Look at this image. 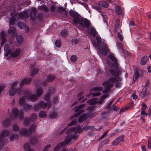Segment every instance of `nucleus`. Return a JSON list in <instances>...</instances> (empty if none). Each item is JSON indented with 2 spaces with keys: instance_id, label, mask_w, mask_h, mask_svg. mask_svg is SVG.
<instances>
[{
  "instance_id": "obj_1",
  "label": "nucleus",
  "mask_w": 151,
  "mask_h": 151,
  "mask_svg": "<svg viewBox=\"0 0 151 151\" xmlns=\"http://www.w3.org/2000/svg\"><path fill=\"white\" fill-rule=\"evenodd\" d=\"M109 72L114 77L110 78L108 81L103 83L102 85L104 87V90L103 91V94L100 99L98 100L96 98H92L87 101L89 104L92 105L96 104H101L104 99L108 96V95L106 94L110 91V89L113 87L114 83H115V86L116 87L120 85L121 80L119 76V71L118 70L110 69Z\"/></svg>"
},
{
  "instance_id": "obj_2",
  "label": "nucleus",
  "mask_w": 151,
  "mask_h": 151,
  "mask_svg": "<svg viewBox=\"0 0 151 151\" xmlns=\"http://www.w3.org/2000/svg\"><path fill=\"white\" fill-rule=\"evenodd\" d=\"M94 129L93 126L87 125L83 128H82L80 126H77L75 127H71L67 131V133L69 134L71 132L73 133L70 134L71 135H78V139L79 136V133L82 132L84 131H87L88 130H91Z\"/></svg>"
},
{
  "instance_id": "obj_3",
  "label": "nucleus",
  "mask_w": 151,
  "mask_h": 151,
  "mask_svg": "<svg viewBox=\"0 0 151 151\" xmlns=\"http://www.w3.org/2000/svg\"><path fill=\"white\" fill-rule=\"evenodd\" d=\"M78 135H68L65 137V139L63 142L59 143L54 148V151H58L63 147L67 145L69 143H72L78 139Z\"/></svg>"
},
{
  "instance_id": "obj_4",
  "label": "nucleus",
  "mask_w": 151,
  "mask_h": 151,
  "mask_svg": "<svg viewBox=\"0 0 151 151\" xmlns=\"http://www.w3.org/2000/svg\"><path fill=\"white\" fill-rule=\"evenodd\" d=\"M50 94L48 92L45 95L44 97V100H45L47 102L45 103L43 101L41 102L40 103H37L34 106V109L35 110H39L40 108H47L49 109L52 105V102L50 100Z\"/></svg>"
},
{
  "instance_id": "obj_5",
  "label": "nucleus",
  "mask_w": 151,
  "mask_h": 151,
  "mask_svg": "<svg viewBox=\"0 0 151 151\" xmlns=\"http://www.w3.org/2000/svg\"><path fill=\"white\" fill-rule=\"evenodd\" d=\"M96 39L99 44H103V46H99V49L100 52L104 55H106L108 52L107 45L102 40L101 37L99 36H96Z\"/></svg>"
},
{
  "instance_id": "obj_6",
  "label": "nucleus",
  "mask_w": 151,
  "mask_h": 151,
  "mask_svg": "<svg viewBox=\"0 0 151 151\" xmlns=\"http://www.w3.org/2000/svg\"><path fill=\"white\" fill-rule=\"evenodd\" d=\"M14 14H15L13 16L12 15V19H11L10 20V25L14 24L15 18V17H17V16L20 18L26 20L28 18L29 16L28 13L25 11H24L22 13H19L18 12H17L16 13H15Z\"/></svg>"
},
{
  "instance_id": "obj_7",
  "label": "nucleus",
  "mask_w": 151,
  "mask_h": 151,
  "mask_svg": "<svg viewBox=\"0 0 151 151\" xmlns=\"http://www.w3.org/2000/svg\"><path fill=\"white\" fill-rule=\"evenodd\" d=\"M76 23L73 25L78 27V24L81 26L88 28L90 24V21L86 18H82L80 17L77 20Z\"/></svg>"
},
{
  "instance_id": "obj_8",
  "label": "nucleus",
  "mask_w": 151,
  "mask_h": 151,
  "mask_svg": "<svg viewBox=\"0 0 151 151\" xmlns=\"http://www.w3.org/2000/svg\"><path fill=\"white\" fill-rule=\"evenodd\" d=\"M27 93V97L29 98L31 101H34L37 99V97L40 96L43 93V90L42 88H39L36 91V93L37 95L36 96L35 94L30 95L29 92Z\"/></svg>"
},
{
  "instance_id": "obj_9",
  "label": "nucleus",
  "mask_w": 151,
  "mask_h": 151,
  "mask_svg": "<svg viewBox=\"0 0 151 151\" xmlns=\"http://www.w3.org/2000/svg\"><path fill=\"white\" fill-rule=\"evenodd\" d=\"M108 57L113 62V63H112L110 61H107L109 66L111 68H117L118 67V64L116 57L112 54L109 55H108Z\"/></svg>"
},
{
  "instance_id": "obj_10",
  "label": "nucleus",
  "mask_w": 151,
  "mask_h": 151,
  "mask_svg": "<svg viewBox=\"0 0 151 151\" xmlns=\"http://www.w3.org/2000/svg\"><path fill=\"white\" fill-rule=\"evenodd\" d=\"M9 134V132L7 130H4L1 133V135L0 136V149L3 147L4 145V143L7 142L6 140H4L3 138L7 136Z\"/></svg>"
},
{
  "instance_id": "obj_11",
  "label": "nucleus",
  "mask_w": 151,
  "mask_h": 151,
  "mask_svg": "<svg viewBox=\"0 0 151 151\" xmlns=\"http://www.w3.org/2000/svg\"><path fill=\"white\" fill-rule=\"evenodd\" d=\"M85 107V104H83L77 107H75V111L77 112L73 116L71 117V119H73L74 117L77 118L79 116L80 114L83 111L82 109Z\"/></svg>"
},
{
  "instance_id": "obj_12",
  "label": "nucleus",
  "mask_w": 151,
  "mask_h": 151,
  "mask_svg": "<svg viewBox=\"0 0 151 151\" xmlns=\"http://www.w3.org/2000/svg\"><path fill=\"white\" fill-rule=\"evenodd\" d=\"M37 139L36 137L33 138L31 140V143H26L24 146V148L25 151H34L33 149H31V145L32 143L35 144L37 143Z\"/></svg>"
},
{
  "instance_id": "obj_13",
  "label": "nucleus",
  "mask_w": 151,
  "mask_h": 151,
  "mask_svg": "<svg viewBox=\"0 0 151 151\" xmlns=\"http://www.w3.org/2000/svg\"><path fill=\"white\" fill-rule=\"evenodd\" d=\"M17 83L18 81H16L12 83L11 88L9 91V94L10 96H13L17 93L16 87Z\"/></svg>"
},
{
  "instance_id": "obj_14",
  "label": "nucleus",
  "mask_w": 151,
  "mask_h": 151,
  "mask_svg": "<svg viewBox=\"0 0 151 151\" xmlns=\"http://www.w3.org/2000/svg\"><path fill=\"white\" fill-rule=\"evenodd\" d=\"M20 52V50L19 49L14 50V48H13L11 50H9L7 53L9 54L12 57H16L19 55Z\"/></svg>"
},
{
  "instance_id": "obj_15",
  "label": "nucleus",
  "mask_w": 151,
  "mask_h": 151,
  "mask_svg": "<svg viewBox=\"0 0 151 151\" xmlns=\"http://www.w3.org/2000/svg\"><path fill=\"white\" fill-rule=\"evenodd\" d=\"M69 14L71 16L74 18L73 20V24L76 23L77 20L79 18V15L78 13L75 11L70 9L69 11Z\"/></svg>"
},
{
  "instance_id": "obj_16",
  "label": "nucleus",
  "mask_w": 151,
  "mask_h": 151,
  "mask_svg": "<svg viewBox=\"0 0 151 151\" xmlns=\"http://www.w3.org/2000/svg\"><path fill=\"white\" fill-rule=\"evenodd\" d=\"M92 112H91L90 114H86L82 115L78 118V122L81 123L87 118L91 119L93 117V116L91 115Z\"/></svg>"
},
{
  "instance_id": "obj_17",
  "label": "nucleus",
  "mask_w": 151,
  "mask_h": 151,
  "mask_svg": "<svg viewBox=\"0 0 151 151\" xmlns=\"http://www.w3.org/2000/svg\"><path fill=\"white\" fill-rule=\"evenodd\" d=\"M12 112L14 116L15 117H19L20 119L23 118L24 115L23 112L19 113L18 109L15 108L12 109Z\"/></svg>"
},
{
  "instance_id": "obj_18",
  "label": "nucleus",
  "mask_w": 151,
  "mask_h": 151,
  "mask_svg": "<svg viewBox=\"0 0 151 151\" xmlns=\"http://www.w3.org/2000/svg\"><path fill=\"white\" fill-rule=\"evenodd\" d=\"M37 116L35 114H33L30 117L29 120L26 119L24 122V124L27 125L31 121L34 122L37 119Z\"/></svg>"
},
{
  "instance_id": "obj_19",
  "label": "nucleus",
  "mask_w": 151,
  "mask_h": 151,
  "mask_svg": "<svg viewBox=\"0 0 151 151\" xmlns=\"http://www.w3.org/2000/svg\"><path fill=\"white\" fill-rule=\"evenodd\" d=\"M16 29L14 27H10L8 31V33L12 35L13 38H14L17 34L16 32Z\"/></svg>"
},
{
  "instance_id": "obj_20",
  "label": "nucleus",
  "mask_w": 151,
  "mask_h": 151,
  "mask_svg": "<svg viewBox=\"0 0 151 151\" xmlns=\"http://www.w3.org/2000/svg\"><path fill=\"white\" fill-rule=\"evenodd\" d=\"M32 10L33 12H32L30 13V17L31 19V20L32 21V22L34 23H35V19L36 17L35 12H36L37 10L35 8H33L32 9Z\"/></svg>"
},
{
  "instance_id": "obj_21",
  "label": "nucleus",
  "mask_w": 151,
  "mask_h": 151,
  "mask_svg": "<svg viewBox=\"0 0 151 151\" xmlns=\"http://www.w3.org/2000/svg\"><path fill=\"white\" fill-rule=\"evenodd\" d=\"M93 90L95 91V92L92 93L93 96H97L100 95L101 93L99 92L102 90V88L101 87H97L94 88H93Z\"/></svg>"
},
{
  "instance_id": "obj_22",
  "label": "nucleus",
  "mask_w": 151,
  "mask_h": 151,
  "mask_svg": "<svg viewBox=\"0 0 151 151\" xmlns=\"http://www.w3.org/2000/svg\"><path fill=\"white\" fill-rule=\"evenodd\" d=\"M31 78H24L21 81V82L20 83V86L22 87L24 85H26L29 84L32 81Z\"/></svg>"
},
{
  "instance_id": "obj_23",
  "label": "nucleus",
  "mask_w": 151,
  "mask_h": 151,
  "mask_svg": "<svg viewBox=\"0 0 151 151\" xmlns=\"http://www.w3.org/2000/svg\"><path fill=\"white\" fill-rule=\"evenodd\" d=\"M98 4L99 6L103 7H107L109 6L108 3L103 1H99Z\"/></svg>"
},
{
  "instance_id": "obj_24",
  "label": "nucleus",
  "mask_w": 151,
  "mask_h": 151,
  "mask_svg": "<svg viewBox=\"0 0 151 151\" xmlns=\"http://www.w3.org/2000/svg\"><path fill=\"white\" fill-rule=\"evenodd\" d=\"M147 60V56L146 55L144 56L141 58L140 61V64L142 65H145L146 63Z\"/></svg>"
},
{
  "instance_id": "obj_25",
  "label": "nucleus",
  "mask_w": 151,
  "mask_h": 151,
  "mask_svg": "<svg viewBox=\"0 0 151 151\" xmlns=\"http://www.w3.org/2000/svg\"><path fill=\"white\" fill-rule=\"evenodd\" d=\"M28 93L27 92V94H26L27 93H26L25 94L26 95V96H25V97L23 96V97H21L19 99V104H20L21 105H22L25 102V99L26 98L27 99H28V98L29 99V98L28 97H27V93Z\"/></svg>"
},
{
  "instance_id": "obj_26",
  "label": "nucleus",
  "mask_w": 151,
  "mask_h": 151,
  "mask_svg": "<svg viewBox=\"0 0 151 151\" xmlns=\"http://www.w3.org/2000/svg\"><path fill=\"white\" fill-rule=\"evenodd\" d=\"M90 33L94 37H95L98 34L97 32L94 27L90 29Z\"/></svg>"
},
{
  "instance_id": "obj_27",
  "label": "nucleus",
  "mask_w": 151,
  "mask_h": 151,
  "mask_svg": "<svg viewBox=\"0 0 151 151\" xmlns=\"http://www.w3.org/2000/svg\"><path fill=\"white\" fill-rule=\"evenodd\" d=\"M17 42L19 45H21L23 42V39L22 36H17L16 37Z\"/></svg>"
},
{
  "instance_id": "obj_28",
  "label": "nucleus",
  "mask_w": 151,
  "mask_h": 151,
  "mask_svg": "<svg viewBox=\"0 0 151 151\" xmlns=\"http://www.w3.org/2000/svg\"><path fill=\"white\" fill-rule=\"evenodd\" d=\"M35 127L36 125L35 124L32 125L29 128V132L31 133L35 132Z\"/></svg>"
},
{
  "instance_id": "obj_29",
  "label": "nucleus",
  "mask_w": 151,
  "mask_h": 151,
  "mask_svg": "<svg viewBox=\"0 0 151 151\" xmlns=\"http://www.w3.org/2000/svg\"><path fill=\"white\" fill-rule=\"evenodd\" d=\"M28 132L27 130L25 129H23L20 131L21 135L27 136L28 134Z\"/></svg>"
},
{
  "instance_id": "obj_30",
  "label": "nucleus",
  "mask_w": 151,
  "mask_h": 151,
  "mask_svg": "<svg viewBox=\"0 0 151 151\" xmlns=\"http://www.w3.org/2000/svg\"><path fill=\"white\" fill-rule=\"evenodd\" d=\"M38 71L39 69L38 68H34L32 70L30 76H33L38 72Z\"/></svg>"
},
{
  "instance_id": "obj_31",
  "label": "nucleus",
  "mask_w": 151,
  "mask_h": 151,
  "mask_svg": "<svg viewBox=\"0 0 151 151\" xmlns=\"http://www.w3.org/2000/svg\"><path fill=\"white\" fill-rule=\"evenodd\" d=\"M0 35L1 38L2 39V42H4L6 38V35L4 32H2L1 33Z\"/></svg>"
},
{
  "instance_id": "obj_32",
  "label": "nucleus",
  "mask_w": 151,
  "mask_h": 151,
  "mask_svg": "<svg viewBox=\"0 0 151 151\" xmlns=\"http://www.w3.org/2000/svg\"><path fill=\"white\" fill-rule=\"evenodd\" d=\"M115 10L117 14L121 15L122 14V10L121 8L119 6H117Z\"/></svg>"
},
{
  "instance_id": "obj_33",
  "label": "nucleus",
  "mask_w": 151,
  "mask_h": 151,
  "mask_svg": "<svg viewBox=\"0 0 151 151\" xmlns=\"http://www.w3.org/2000/svg\"><path fill=\"white\" fill-rule=\"evenodd\" d=\"M39 116L40 118H43L46 117L47 115L44 111H41L39 113Z\"/></svg>"
},
{
  "instance_id": "obj_34",
  "label": "nucleus",
  "mask_w": 151,
  "mask_h": 151,
  "mask_svg": "<svg viewBox=\"0 0 151 151\" xmlns=\"http://www.w3.org/2000/svg\"><path fill=\"white\" fill-rule=\"evenodd\" d=\"M17 26L20 29H23L25 26V24L23 23L19 22L17 23Z\"/></svg>"
},
{
  "instance_id": "obj_35",
  "label": "nucleus",
  "mask_w": 151,
  "mask_h": 151,
  "mask_svg": "<svg viewBox=\"0 0 151 151\" xmlns=\"http://www.w3.org/2000/svg\"><path fill=\"white\" fill-rule=\"evenodd\" d=\"M10 124V120L9 119H6L4 122L3 125L5 127L8 126Z\"/></svg>"
},
{
  "instance_id": "obj_36",
  "label": "nucleus",
  "mask_w": 151,
  "mask_h": 151,
  "mask_svg": "<svg viewBox=\"0 0 151 151\" xmlns=\"http://www.w3.org/2000/svg\"><path fill=\"white\" fill-rule=\"evenodd\" d=\"M83 92H81L78 94L77 96L79 97L78 99V101H80L83 98Z\"/></svg>"
},
{
  "instance_id": "obj_37",
  "label": "nucleus",
  "mask_w": 151,
  "mask_h": 151,
  "mask_svg": "<svg viewBox=\"0 0 151 151\" xmlns=\"http://www.w3.org/2000/svg\"><path fill=\"white\" fill-rule=\"evenodd\" d=\"M40 9L44 11L45 12H47L48 11L49 9L46 6H41L40 7Z\"/></svg>"
},
{
  "instance_id": "obj_38",
  "label": "nucleus",
  "mask_w": 151,
  "mask_h": 151,
  "mask_svg": "<svg viewBox=\"0 0 151 151\" xmlns=\"http://www.w3.org/2000/svg\"><path fill=\"white\" fill-rule=\"evenodd\" d=\"M18 136L17 135L12 134L11 135L10 137V140L11 141H13L15 139H17L18 138Z\"/></svg>"
},
{
  "instance_id": "obj_39",
  "label": "nucleus",
  "mask_w": 151,
  "mask_h": 151,
  "mask_svg": "<svg viewBox=\"0 0 151 151\" xmlns=\"http://www.w3.org/2000/svg\"><path fill=\"white\" fill-rule=\"evenodd\" d=\"M24 109L26 111H27L31 109L32 108V106L28 104H25L24 106Z\"/></svg>"
},
{
  "instance_id": "obj_40",
  "label": "nucleus",
  "mask_w": 151,
  "mask_h": 151,
  "mask_svg": "<svg viewBox=\"0 0 151 151\" xmlns=\"http://www.w3.org/2000/svg\"><path fill=\"white\" fill-rule=\"evenodd\" d=\"M146 93V91H144V90H142L141 93V94L139 95L140 97L142 99L144 98Z\"/></svg>"
},
{
  "instance_id": "obj_41",
  "label": "nucleus",
  "mask_w": 151,
  "mask_h": 151,
  "mask_svg": "<svg viewBox=\"0 0 151 151\" xmlns=\"http://www.w3.org/2000/svg\"><path fill=\"white\" fill-rule=\"evenodd\" d=\"M77 60L76 56L75 55L72 56L70 58V60L72 62H74L76 61Z\"/></svg>"
},
{
  "instance_id": "obj_42",
  "label": "nucleus",
  "mask_w": 151,
  "mask_h": 151,
  "mask_svg": "<svg viewBox=\"0 0 151 151\" xmlns=\"http://www.w3.org/2000/svg\"><path fill=\"white\" fill-rule=\"evenodd\" d=\"M57 114L55 112H53L50 115V117L51 119H54L56 117Z\"/></svg>"
},
{
  "instance_id": "obj_43",
  "label": "nucleus",
  "mask_w": 151,
  "mask_h": 151,
  "mask_svg": "<svg viewBox=\"0 0 151 151\" xmlns=\"http://www.w3.org/2000/svg\"><path fill=\"white\" fill-rule=\"evenodd\" d=\"M54 76L53 75H49L47 78V81H52L54 79Z\"/></svg>"
},
{
  "instance_id": "obj_44",
  "label": "nucleus",
  "mask_w": 151,
  "mask_h": 151,
  "mask_svg": "<svg viewBox=\"0 0 151 151\" xmlns=\"http://www.w3.org/2000/svg\"><path fill=\"white\" fill-rule=\"evenodd\" d=\"M77 123V120L76 119H74L69 124V126H71L75 125Z\"/></svg>"
},
{
  "instance_id": "obj_45",
  "label": "nucleus",
  "mask_w": 151,
  "mask_h": 151,
  "mask_svg": "<svg viewBox=\"0 0 151 151\" xmlns=\"http://www.w3.org/2000/svg\"><path fill=\"white\" fill-rule=\"evenodd\" d=\"M119 142L117 139H115L112 142V145L114 146H116L118 145Z\"/></svg>"
},
{
  "instance_id": "obj_46",
  "label": "nucleus",
  "mask_w": 151,
  "mask_h": 151,
  "mask_svg": "<svg viewBox=\"0 0 151 151\" xmlns=\"http://www.w3.org/2000/svg\"><path fill=\"white\" fill-rule=\"evenodd\" d=\"M116 139L118 140V141L120 142H122L124 141V136L123 135H121L118 137Z\"/></svg>"
},
{
  "instance_id": "obj_47",
  "label": "nucleus",
  "mask_w": 151,
  "mask_h": 151,
  "mask_svg": "<svg viewBox=\"0 0 151 151\" xmlns=\"http://www.w3.org/2000/svg\"><path fill=\"white\" fill-rule=\"evenodd\" d=\"M56 46L59 48L60 47L61 42L60 40H56L55 42Z\"/></svg>"
},
{
  "instance_id": "obj_48",
  "label": "nucleus",
  "mask_w": 151,
  "mask_h": 151,
  "mask_svg": "<svg viewBox=\"0 0 151 151\" xmlns=\"http://www.w3.org/2000/svg\"><path fill=\"white\" fill-rule=\"evenodd\" d=\"M13 129L14 131L17 132L19 130V129L17 125H13Z\"/></svg>"
},
{
  "instance_id": "obj_49",
  "label": "nucleus",
  "mask_w": 151,
  "mask_h": 151,
  "mask_svg": "<svg viewBox=\"0 0 151 151\" xmlns=\"http://www.w3.org/2000/svg\"><path fill=\"white\" fill-rule=\"evenodd\" d=\"M51 146V145H47L44 148L43 151H47L49 149L50 147Z\"/></svg>"
},
{
  "instance_id": "obj_50",
  "label": "nucleus",
  "mask_w": 151,
  "mask_h": 151,
  "mask_svg": "<svg viewBox=\"0 0 151 151\" xmlns=\"http://www.w3.org/2000/svg\"><path fill=\"white\" fill-rule=\"evenodd\" d=\"M141 105L142 106L141 109L142 110H145L147 107V105L146 104L144 103H142V104Z\"/></svg>"
},
{
  "instance_id": "obj_51",
  "label": "nucleus",
  "mask_w": 151,
  "mask_h": 151,
  "mask_svg": "<svg viewBox=\"0 0 151 151\" xmlns=\"http://www.w3.org/2000/svg\"><path fill=\"white\" fill-rule=\"evenodd\" d=\"M61 35L63 37H65L67 35V32L65 30H63L61 32Z\"/></svg>"
},
{
  "instance_id": "obj_52",
  "label": "nucleus",
  "mask_w": 151,
  "mask_h": 151,
  "mask_svg": "<svg viewBox=\"0 0 151 151\" xmlns=\"http://www.w3.org/2000/svg\"><path fill=\"white\" fill-rule=\"evenodd\" d=\"M9 47V44H5L4 46V50L5 51H7Z\"/></svg>"
},
{
  "instance_id": "obj_53",
  "label": "nucleus",
  "mask_w": 151,
  "mask_h": 151,
  "mask_svg": "<svg viewBox=\"0 0 151 151\" xmlns=\"http://www.w3.org/2000/svg\"><path fill=\"white\" fill-rule=\"evenodd\" d=\"M118 36L119 38L121 41H122L123 40V38L122 36L121 35L119 32L118 33Z\"/></svg>"
},
{
  "instance_id": "obj_54",
  "label": "nucleus",
  "mask_w": 151,
  "mask_h": 151,
  "mask_svg": "<svg viewBox=\"0 0 151 151\" xmlns=\"http://www.w3.org/2000/svg\"><path fill=\"white\" fill-rule=\"evenodd\" d=\"M112 106L114 110L116 111H118L119 109V107L117 106H114H114Z\"/></svg>"
},
{
  "instance_id": "obj_55",
  "label": "nucleus",
  "mask_w": 151,
  "mask_h": 151,
  "mask_svg": "<svg viewBox=\"0 0 151 151\" xmlns=\"http://www.w3.org/2000/svg\"><path fill=\"white\" fill-rule=\"evenodd\" d=\"M148 147L151 148V137H150L148 139Z\"/></svg>"
},
{
  "instance_id": "obj_56",
  "label": "nucleus",
  "mask_w": 151,
  "mask_h": 151,
  "mask_svg": "<svg viewBox=\"0 0 151 151\" xmlns=\"http://www.w3.org/2000/svg\"><path fill=\"white\" fill-rule=\"evenodd\" d=\"M117 46L118 48L122 50L123 52L125 51V50H123V47L121 44H118L117 45Z\"/></svg>"
},
{
  "instance_id": "obj_57",
  "label": "nucleus",
  "mask_w": 151,
  "mask_h": 151,
  "mask_svg": "<svg viewBox=\"0 0 151 151\" xmlns=\"http://www.w3.org/2000/svg\"><path fill=\"white\" fill-rule=\"evenodd\" d=\"M114 99H113L109 103L107 104V106L109 107L114 102Z\"/></svg>"
},
{
  "instance_id": "obj_58",
  "label": "nucleus",
  "mask_w": 151,
  "mask_h": 151,
  "mask_svg": "<svg viewBox=\"0 0 151 151\" xmlns=\"http://www.w3.org/2000/svg\"><path fill=\"white\" fill-rule=\"evenodd\" d=\"M50 10L52 12L54 11L55 10V6L54 5L50 7Z\"/></svg>"
},
{
  "instance_id": "obj_59",
  "label": "nucleus",
  "mask_w": 151,
  "mask_h": 151,
  "mask_svg": "<svg viewBox=\"0 0 151 151\" xmlns=\"http://www.w3.org/2000/svg\"><path fill=\"white\" fill-rule=\"evenodd\" d=\"M131 96L133 97L134 99H136L137 98V96L135 94H133Z\"/></svg>"
},
{
  "instance_id": "obj_60",
  "label": "nucleus",
  "mask_w": 151,
  "mask_h": 151,
  "mask_svg": "<svg viewBox=\"0 0 151 151\" xmlns=\"http://www.w3.org/2000/svg\"><path fill=\"white\" fill-rule=\"evenodd\" d=\"M120 24L119 23V22L118 21L116 20L115 21V25L116 27H119V26Z\"/></svg>"
},
{
  "instance_id": "obj_61",
  "label": "nucleus",
  "mask_w": 151,
  "mask_h": 151,
  "mask_svg": "<svg viewBox=\"0 0 151 151\" xmlns=\"http://www.w3.org/2000/svg\"><path fill=\"white\" fill-rule=\"evenodd\" d=\"M128 109V108L127 107H126L124 108H122L120 111V112H123L126 110H127Z\"/></svg>"
},
{
  "instance_id": "obj_62",
  "label": "nucleus",
  "mask_w": 151,
  "mask_h": 151,
  "mask_svg": "<svg viewBox=\"0 0 151 151\" xmlns=\"http://www.w3.org/2000/svg\"><path fill=\"white\" fill-rule=\"evenodd\" d=\"M65 10V9L62 7H59L58 9V11L60 12H61L62 11H64Z\"/></svg>"
},
{
  "instance_id": "obj_63",
  "label": "nucleus",
  "mask_w": 151,
  "mask_h": 151,
  "mask_svg": "<svg viewBox=\"0 0 151 151\" xmlns=\"http://www.w3.org/2000/svg\"><path fill=\"white\" fill-rule=\"evenodd\" d=\"M141 148L142 151H147L146 147L145 146L142 145L141 146Z\"/></svg>"
},
{
  "instance_id": "obj_64",
  "label": "nucleus",
  "mask_w": 151,
  "mask_h": 151,
  "mask_svg": "<svg viewBox=\"0 0 151 151\" xmlns=\"http://www.w3.org/2000/svg\"><path fill=\"white\" fill-rule=\"evenodd\" d=\"M147 70H148V72L149 73H151V66H149L148 67Z\"/></svg>"
}]
</instances>
